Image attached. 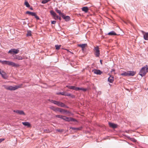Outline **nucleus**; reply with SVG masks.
<instances>
[{"mask_svg":"<svg viewBox=\"0 0 148 148\" xmlns=\"http://www.w3.org/2000/svg\"><path fill=\"white\" fill-rule=\"evenodd\" d=\"M128 76H133L135 74V72L133 71H128Z\"/></svg>","mask_w":148,"mask_h":148,"instance_id":"nucleus-19","label":"nucleus"},{"mask_svg":"<svg viewBox=\"0 0 148 148\" xmlns=\"http://www.w3.org/2000/svg\"><path fill=\"white\" fill-rule=\"evenodd\" d=\"M27 36H32L31 31H27Z\"/></svg>","mask_w":148,"mask_h":148,"instance_id":"nucleus-26","label":"nucleus"},{"mask_svg":"<svg viewBox=\"0 0 148 148\" xmlns=\"http://www.w3.org/2000/svg\"><path fill=\"white\" fill-rule=\"evenodd\" d=\"M51 14L54 17H56V14L53 10H51L50 12Z\"/></svg>","mask_w":148,"mask_h":148,"instance_id":"nucleus-22","label":"nucleus"},{"mask_svg":"<svg viewBox=\"0 0 148 148\" xmlns=\"http://www.w3.org/2000/svg\"><path fill=\"white\" fill-rule=\"evenodd\" d=\"M142 32L143 35V37H148V33H146L143 31Z\"/></svg>","mask_w":148,"mask_h":148,"instance_id":"nucleus-25","label":"nucleus"},{"mask_svg":"<svg viewBox=\"0 0 148 148\" xmlns=\"http://www.w3.org/2000/svg\"><path fill=\"white\" fill-rule=\"evenodd\" d=\"M108 81L110 83H112L114 81V77L110 76L108 78Z\"/></svg>","mask_w":148,"mask_h":148,"instance_id":"nucleus-13","label":"nucleus"},{"mask_svg":"<svg viewBox=\"0 0 148 148\" xmlns=\"http://www.w3.org/2000/svg\"><path fill=\"white\" fill-rule=\"evenodd\" d=\"M62 17L66 21H69L70 20V18L69 16H65L64 14L62 16Z\"/></svg>","mask_w":148,"mask_h":148,"instance_id":"nucleus-14","label":"nucleus"},{"mask_svg":"<svg viewBox=\"0 0 148 148\" xmlns=\"http://www.w3.org/2000/svg\"><path fill=\"white\" fill-rule=\"evenodd\" d=\"M121 75L125 76H128V71L124 72L121 74Z\"/></svg>","mask_w":148,"mask_h":148,"instance_id":"nucleus-23","label":"nucleus"},{"mask_svg":"<svg viewBox=\"0 0 148 148\" xmlns=\"http://www.w3.org/2000/svg\"><path fill=\"white\" fill-rule=\"evenodd\" d=\"M59 112H62L63 113H70V112L69 111H68L67 110H64L63 109L60 108Z\"/></svg>","mask_w":148,"mask_h":148,"instance_id":"nucleus-16","label":"nucleus"},{"mask_svg":"<svg viewBox=\"0 0 148 148\" xmlns=\"http://www.w3.org/2000/svg\"><path fill=\"white\" fill-rule=\"evenodd\" d=\"M108 34L109 36H111L117 35L116 34L114 31H112L111 32L109 33Z\"/></svg>","mask_w":148,"mask_h":148,"instance_id":"nucleus-18","label":"nucleus"},{"mask_svg":"<svg viewBox=\"0 0 148 148\" xmlns=\"http://www.w3.org/2000/svg\"><path fill=\"white\" fill-rule=\"evenodd\" d=\"M57 131L59 132H62V130H57Z\"/></svg>","mask_w":148,"mask_h":148,"instance_id":"nucleus-43","label":"nucleus"},{"mask_svg":"<svg viewBox=\"0 0 148 148\" xmlns=\"http://www.w3.org/2000/svg\"><path fill=\"white\" fill-rule=\"evenodd\" d=\"M58 19H59L60 21L61 20V17H59V18H58Z\"/></svg>","mask_w":148,"mask_h":148,"instance_id":"nucleus-46","label":"nucleus"},{"mask_svg":"<svg viewBox=\"0 0 148 148\" xmlns=\"http://www.w3.org/2000/svg\"><path fill=\"white\" fill-rule=\"evenodd\" d=\"M65 93L66 92H60L58 93H57V94L58 95H63L65 96V95H66Z\"/></svg>","mask_w":148,"mask_h":148,"instance_id":"nucleus-28","label":"nucleus"},{"mask_svg":"<svg viewBox=\"0 0 148 148\" xmlns=\"http://www.w3.org/2000/svg\"><path fill=\"white\" fill-rule=\"evenodd\" d=\"M87 46V45L86 44H84V52L85 51V47Z\"/></svg>","mask_w":148,"mask_h":148,"instance_id":"nucleus-40","label":"nucleus"},{"mask_svg":"<svg viewBox=\"0 0 148 148\" xmlns=\"http://www.w3.org/2000/svg\"><path fill=\"white\" fill-rule=\"evenodd\" d=\"M19 51V50L18 49H12L10 50L8 52V53L12 54V53L13 52L15 54H17L18 53Z\"/></svg>","mask_w":148,"mask_h":148,"instance_id":"nucleus-8","label":"nucleus"},{"mask_svg":"<svg viewBox=\"0 0 148 148\" xmlns=\"http://www.w3.org/2000/svg\"><path fill=\"white\" fill-rule=\"evenodd\" d=\"M89 9L90 7H88L86 6H84V12L85 13L88 12Z\"/></svg>","mask_w":148,"mask_h":148,"instance_id":"nucleus-20","label":"nucleus"},{"mask_svg":"<svg viewBox=\"0 0 148 148\" xmlns=\"http://www.w3.org/2000/svg\"><path fill=\"white\" fill-rule=\"evenodd\" d=\"M56 21H51V23L52 24H55L56 23Z\"/></svg>","mask_w":148,"mask_h":148,"instance_id":"nucleus-41","label":"nucleus"},{"mask_svg":"<svg viewBox=\"0 0 148 148\" xmlns=\"http://www.w3.org/2000/svg\"><path fill=\"white\" fill-rule=\"evenodd\" d=\"M1 70L0 69V74L1 75L2 77L4 79H7V77L6 73L3 71H1Z\"/></svg>","mask_w":148,"mask_h":148,"instance_id":"nucleus-9","label":"nucleus"},{"mask_svg":"<svg viewBox=\"0 0 148 148\" xmlns=\"http://www.w3.org/2000/svg\"><path fill=\"white\" fill-rule=\"evenodd\" d=\"M67 50L68 51H69V52H70L71 53H72V52H71L70 51H68V50Z\"/></svg>","mask_w":148,"mask_h":148,"instance_id":"nucleus-48","label":"nucleus"},{"mask_svg":"<svg viewBox=\"0 0 148 148\" xmlns=\"http://www.w3.org/2000/svg\"><path fill=\"white\" fill-rule=\"evenodd\" d=\"M49 1H48V0H44L42 1V3L43 4H45L47 3Z\"/></svg>","mask_w":148,"mask_h":148,"instance_id":"nucleus-33","label":"nucleus"},{"mask_svg":"<svg viewBox=\"0 0 148 148\" xmlns=\"http://www.w3.org/2000/svg\"><path fill=\"white\" fill-rule=\"evenodd\" d=\"M65 96H70L71 95V94L69 93H65Z\"/></svg>","mask_w":148,"mask_h":148,"instance_id":"nucleus-37","label":"nucleus"},{"mask_svg":"<svg viewBox=\"0 0 148 148\" xmlns=\"http://www.w3.org/2000/svg\"><path fill=\"white\" fill-rule=\"evenodd\" d=\"M109 125L110 127L113 128H115L117 127V125L114 123L109 122Z\"/></svg>","mask_w":148,"mask_h":148,"instance_id":"nucleus-12","label":"nucleus"},{"mask_svg":"<svg viewBox=\"0 0 148 148\" xmlns=\"http://www.w3.org/2000/svg\"><path fill=\"white\" fill-rule=\"evenodd\" d=\"M61 46L60 45H55V47H56V49L57 50H58L60 49Z\"/></svg>","mask_w":148,"mask_h":148,"instance_id":"nucleus-27","label":"nucleus"},{"mask_svg":"<svg viewBox=\"0 0 148 148\" xmlns=\"http://www.w3.org/2000/svg\"><path fill=\"white\" fill-rule=\"evenodd\" d=\"M60 106L62 107H65L68 108V107L65 105L63 103L60 102Z\"/></svg>","mask_w":148,"mask_h":148,"instance_id":"nucleus-24","label":"nucleus"},{"mask_svg":"<svg viewBox=\"0 0 148 148\" xmlns=\"http://www.w3.org/2000/svg\"><path fill=\"white\" fill-rule=\"evenodd\" d=\"M144 38L145 40H148V38Z\"/></svg>","mask_w":148,"mask_h":148,"instance_id":"nucleus-44","label":"nucleus"},{"mask_svg":"<svg viewBox=\"0 0 148 148\" xmlns=\"http://www.w3.org/2000/svg\"><path fill=\"white\" fill-rule=\"evenodd\" d=\"M100 62L102 64V60H100Z\"/></svg>","mask_w":148,"mask_h":148,"instance_id":"nucleus-50","label":"nucleus"},{"mask_svg":"<svg viewBox=\"0 0 148 148\" xmlns=\"http://www.w3.org/2000/svg\"><path fill=\"white\" fill-rule=\"evenodd\" d=\"M59 17H60L59 16H57V15H56V17H54V19H55L56 20V19H58Z\"/></svg>","mask_w":148,"mask_h":148,"instance_id":"nucleus-38","label":"nucleus"},{"mask_svg":"<svg viewBox=\"0 0 148 148\" xmlns=\"http://www.w3.org/2000/svg\"><path fill=\"white\" fill-rule=\"evenodd\" d=\"M56 101L53 100H50V101L54 104H55Z\"/></svg>","mask_w":148,"mask_h":148,"instance_id":"nucleus-36","label":"nucleus"},{"mask_svg":"<svg viewBox=\"0 0 148 148\" xmlns=\"http://www.w3.org/2000/svg\"><path fill=\"white\" fill-rule=\"evenodd\" d=\"M78 46L82 48V51H83V44H78Z\"/></svg>","mask_w":148,"mask_h":148,"instance_id":"nucleus-32","label":"nucleus"},{"mask_svg":"<svg viewBox=\"0 0 148 148\" xmlns=\"http://www.w3.org/2000/svg\"><path fill=\"white\" fill-rule=\"evenodd\" d=\"M26 13L27 14L31 15L32 16H34L35 18L37 20L39 19V17L36 15V13L35 12H32L30 11H27Z\"/></svg>","mask_w":148,"mask_h":148,"instance_id":"nucleus-6","label":"nucleus"},{"mask_svg":"<svg viewBox=\"0 0 148 148\" xmlns=\"http://www.w3.org/2000/svg\"><path fill=\"white\" fill-rule=\"evenodd\" d=\"M30 9L32 10L33 9L32 8H30Z\"/></svg>","mask_w":148,"mask_h":148,"instance_id":"nucleus-51","label":"nucleus"},{"mask_svg":"<svg viewBox=\"0 0 148 148\" xmlns=\"http://www.w3.org/2000/svg\"><path fill=\"white\" fill-rule=\"evenodd\" d=\"M60 102L58 101H56V103H55V104L56 105L58 106H60Z\"/></svg>","mask_w":148,"mask_h":148,"instance_id":"nucleus-30","label":"nucleus"},{"mask_svg":"<svg viewBox=\"0 0 148 148\" xmlns=\"http://www.w3.org/2000/svg\"><path fill=\"white\" fill-rule=\"evenodd\" d=\"M148 72V67L147 65L146 66L143 67L140 70L139 74L142 77L144 76Z\"/></svg>","mask_w":148,"mask_h":148,"instance_id":"nucleus-4","label":"nucleus"},{"mask_svg":"<svg viewBox=\"0 0 148 148\" xmlns=\"http://www.w3.org/2000/svg\"><path fill=\"white\" fill-rule=\"evenodd\" d=\"M25 4L27 7H30V5L27 1H25Z\"/></svg>","mask_w":148,"mask_h":148,"instance_id":"nucleus-31","label":"nucleus"},{"mask_svg":"<svg viewBox=\"0 0 148 148\" xmlns=\"http://www.w3.org/2000/svg\"><path fill=\"white\" fill-rule=\"evenodd\" d=\"M0 62H1L3 64L8 65L11 66L15 67L18 66H19V65L17 64H16L13 62L8 61H2L1 60H0Z\"/></svg>","mask_w":148,"mask_h":148,"instance_id":"nucleus-3","label":"nucleus"},{"mask_svg":"<svg viewBox=\"0 0 148 148\" xmlns=\"http://www.w3.org/2000/svg\"><path fill=\"white\" fill-rule=\"evenodd\" d=\"M82 11H83V10H84L83 7H82Z\"/></svg>","mask_w":148,"mask_h":148,"instance_id":"nucleus-49","label":"nucleus"},{"mask_svg":"<svg viewBox=\"0 0 148 148\" xmlns=\"http://www.w3.org/2000/svg\"><path fill=\"white\" fill-rule=\"evenodd\" d=\"M66 87L70 89L78 90H83V88H82L76 87L74 86L70 85L66 86Z\"/></svg>","mask_w":148,"mask_h":148,"instance_id":"nucleus-5","label":"nucleus"},{"mask_svg":"<svg viewBox=\"0 0 148 148\" xmlns=\"http://www.w3.org/2000/svg\"><path fill=\"white\" fill-rule=\"evenodd\" d=\"M14 58L15 59H18V60H22L23 59V57L21 56L18 55L16 56Z\"/></svg>","mask_w":148,"mask_h":148,"instance_id":"nucleus-21","label":"nucleus"},{"mask_svg":"<svg viewBox=\"0 0 148 148\" xmlns=\"http://www.w3.org/2000/svg\"><path fill=\"white\" fill-rule=\"evenodd\" d=\"M14 112L21 115H25V114L23 111L20 110H14Z\"/></svg>","mask_w":148,"mask_h":148,"instance_id":"nucleus-10","label":"nucleus"},{"mask_svg":"<svg viewBox=\"0 0 148 148\" xmlns=\"http://www.w3.org/2000/svg\"><path fill=\"white\" fill-rule=\"evenodd\" d=\"M4 140V138H1V139H0V143H1V142H2Z\"/></svg>","mask_w":148,"mask_h":148,"instance_id":"nucleus-42","label":"nucleus"},{"mask_svg":"<svg viewBox=\"0 0 148 148\" xmlns=\"http://www.w3.org/2000/svg\"><path fill=\"white\" fill-rule=\"evenodd\" d=\"M147 90H148V88H147Z\"/></svg>","mask_w":148,"mask_h":148,"instance_id":"nucleus-52","label":"nucleus"},{"mask_svg":"<svg viewBox=\"0 0 148 148\" xmlns=\"http://www.w3.org/2000/svg\"><path fill=\"white\" fill-rule=\"evenodd\" d=\"M60 108H55V109L54 110V111H60Z\"/></svg>","mask_w":148,"mask_h":148,"instance_id":"nucleus-34","label":"nucleus"},{"mask_svg":"<svg viewBox=\"0 0 148 148\" xmlns=\"http://www.w3.org/2000/svg\"><path fill=\"white\" fill-rule=\"evenodd\" d=\"M22 85H18L15 86H6L3 85V86L4 87V88L7 90H14L18 88H20L21 87Z\"/></svg>","mask_w":148,"mask_h":148,"instance_id":"nucleus-2","label":"nucleus"},{"mask_svg":"<svg viewBox=\"0 0 148 148\" xmlns=\"http://www.w3.org/2000/svg\"><path fill=\"white\" fill-rule=\"evenodd\" d=\"M93 71L95 74L97 75H101L102 73V72L99 70L95 69Z\"/></svg>","mask_w":148,"mask_h":148,"instance_id":"nucleus-11","label":"nucleus"},{"mask_svg":"<svg viewBox=\"0 0 148 148\" xmlns=\"http://www.w3.org/2000/svg\"><path fill=\"white\" fill-rule=\"evenodd\" d=\"M130 140L133 142H136V140L134 138H130Z\"/></svg>","mask_w":148,"mask_h":148,"instance_id":"nucleus-35","label":"nucleus"},{"mask_svg":"<svg viewBox=\"0 0 148 148\" xmlns=\"http://www.w3.org/2000/svg\"><path fill=\"white\" fill-rule=\"evenodd\" d=\"M56 117L57 118H61L66 121L69 122L70 121H76V120L73 118L70 117H67L65 116H62L60 115H57Z\"/></svg>","mask_w":148,"mask_h":148,"instance_id":"nucleus-1","label":"nucleus"},{"mask_svg":"<svg viewBox=\"0 0 148 148\" xmlns=\"http://www.w3.org/2000/svg\"><path fill=\"white\" fill-rule=\"evenodd\" d=\"M70 129H72L73 130H80L79 128H75L72 127H70Z\"/></svg>","mask_w":148,"mask_h":148,"instance_id":"nucleus-29","label":"nucleus"},{"mask_svg":"<svg viewBox=\"0 0 148 148\" xmlns=\"http://www.w3.org/2000/svg\"><path fill=\"white\" fill-rule=\"evenodd\" d=\"M22 123L23 125L27 126V127H29L31 125L29 123L27 122H23Z\"/></svg>","mask_w":148,"mask_h":148,"instance_id":"nucleus-15","label":"nucleus"},{"mask_svg":"<svg viewBox=\"0 0 148 148\" xmlns=\"http://www.w3.org/2000/svg\"><path fill=\"white\" fill-rule=\"evenodd\" d=\"M115 71V70H114V69H112L111 71V72H114V71Z\"/></svg>","mask_w":148,"mask_h":148,"instance_id":"nucleus-45","label":"nucleus"},{"mask_svg":"<svg viewBox=\"0 0 148 148\" xmlns=\"http://www.w3.org/2000/svg\"><path fill=\"white\" fill-rule=\"evenodd\" d=\"M55 107H54V106H51L50 107V108L51 109L53 110V111H54V110L55 109Z\"/></svg>","mask_w":148,"mask_h":148,"instance_id":"nucleus-39","label":"nucleus"},{"mask_svg":"<svg viewBox=\"0 0 148 148\" xmlns=\"http://www.w3.org/2000/svg\"><path fill=\"white\" fill-rule=\"evenodd\" d=\"M86 90H87L86 89L84 88V91H86Z\"/></svg>","mask_w":148,"mask_h":148,"instance_id":"nucleus-47","label":"nucleus"},{"mask_svg":"<svg viewBox=\"0 0 148 148\" xmlns=\"http://www.w3.org/2000/svg\"><path fill=\"white\" fill-rule=\"evenodd\" d=\"M94 51L95 53L96 56L97 57H98L100 54V53L99 48L98 46L95 47Z\"/></svg>","mask_w":148,"mask_h":148,"instance_id":"nucleus-7","label":"nucleus"},{"mask_svg":"<svg viewBox=\"0 0 148 148\" xmlns=\"http://www.w3.org/2000/svg\"><path fill=\"white\" fill-rule=\"evenodd\" d=\"M55 10L57 13L59 14V15L61 16H62L64 14L63 13L61 12L60 10H58V8H56L55 9Z\"/></svg>","mask_w":148,"mask_h":148,"instance_id":"nucleus-17","label":"nucleus"}]
</instances>
